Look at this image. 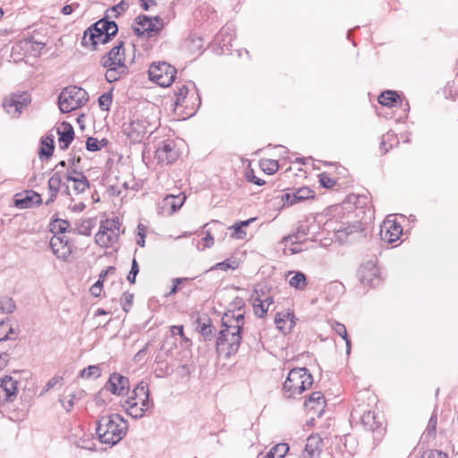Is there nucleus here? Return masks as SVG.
Returning <instances> with one entry per match:
<instances>
[{
	"label": "nucleus",
	"instance_id": "f257e3e1",
	"mask_svg": "<svg viewBox=\"0 0 458 458\" xmlns=\"http://www.w3.org/2000/svg\"><path fill=\"white\" fill-rule=\"evenodd\" d=\"M244 325V314L239 309L236 312L229 310L222 318V329L216 338V351L220 355L230 357L235 354L242 343V330Z\"/></svg>",
	"mask_w": 458,
	"mask_h": 458
},
{
	"label": "nucleus",
	"instance_id": "f03ea898",
	"mask_svg": "<svg viewBox=\"0 0 458 458\" xmlns=\"http://www.w3.org/2000/svg\"><path fill=\"white\" fill-rule=\"evenodd\" d=\"M127 432L128 422L119 414L105 415L98 420L97 434L103 444L113 446L118 444Z\"/></svg>",
	"mask_w": 458,
	"mask_h": 458
},
{
	"label": "nucleus",
	"instance_id": "7ed1b4c3",
	"mask_svg": "<svg viewBox=\"0 0 458 458\" xmlns=\"http://www.w3.org/2000/svg\"><path fill=\"white\" fill-rule=\"evenodd\" d=\"M124 411L133 419H141L146 411L153 405L149 400V389L146 382L141 380L127 397L121 401Z\"/></svg>",
	"mask_w": 458,
	"mask_h": 458
},
{
	"label": "nucleus",
	"instance_id": "20e7f679",
	"mask_svg": "<svg viewBox=\"0 0 458 458\" xmlns=\"http://www.w3.org/2000/svg\"><path fill=\"white\" fill-rule=\"evenodd\" d=\"M117 31V24L105 16L84 31L81 44L95 49L98 44L107 43Z\"/></svg>",
	"mask_w": 458,
	"mask_h": 458
},
{
	"label": "nucleus",
	"instance_id": "39448f33",
	"mask_svg": "<svg viewBox=\"0 0 458 458\" xmlns=\"http://www.w3.org/2000/svg\"><path fill=\"white\" fill-rule=\"evenodd\" d=\"M313 384V377L306 368H295L289 371L283 385L285 398H296Z\"/></svg>",
	"mask_w": 458,
	"mask_h": 458
},
{
	"label": "nucleus",
	"instance_id": "423d86ee",
	"mask_svg": "<svg viewBox=\"0 0 458 458\" xmlns=\"http://www.w3.org/2000/svg\"><path fill=\"white\" fill-rule=\"evenodd\" d=\"M158 127V123L148 116L134 115L123 131L132 142H140L146 134H151Z\"/></svg>",
	"mask_w": 458,
	"mask_h": 458
},
{
	"label": "nucleus",
	"instance_id": "0eeeda50",
	"mask_svg": "<svg viewBox=\"0 0 458 458\" xmlns=\"http://www.w3.org/2000/svg\"><path fill=\"white\" fill-rule=\"evenodd\" d=\"M88 99V93L84 89L77 86L66 87L58 97L59 109L62 113H70L83 106Z\"/></svg>",
	"mask_w": 458,
	"mask_h": 458
},
{
	"label": "nucleus",
	"instance_id": "6e6552de",
	"mask_svg": "<svg viewBox=\"0 0 458 458\" xmlns=\"http://www.w3.org/2000/svg\"><path fill=\"white\" fill-rule=\"evenodd\" d=\"M119 234L118 218L106 219L100 223L98 232L95 235V242L102 248H111L117 243Z\"/></svg>",
	"mask_w": 458,
	"mask_h": 458
},
{
	"label": "nucleus",
	"instance_id": "1a4fd4ad",
	"mask_svg": "<svg viewBox=\"0 0 458 458\" xmlns=\"http://www.w3.org/2000/svg\"><path fill=\"white\" fill-rule=\"evenodd\" d=\"M149 80L161 87L170 86L175 79L176 70L166 62H155L148 68Z\"/></svg>",
	"mask_w": 458,
	"mask_h": 458
},
{
	"label": "nucleus",
	"instance_id": "9d476101",
	"mask_svg": "<svg viewBox=\"0 0 458 458\" xmlns=\"http://www.w3.org/2000/svg\"><path fill=\"white\" fill-rule=\"evenodd\" d=\"M163 26V20L159 16L150 18L146 15H140L136 19L133 30L138 36H146L147 38H150L161 30Z\"/></svg>",
	"mask_w": 458,
	"mask_h": 458
},
{
	"label": "nucleus",
	"instance_id": "9b49d317",
	"mask_svg": "<svg viewBox=\"0 0 458 458\" xmlns=\"http://www.w3.org/2000/svg\"><path fill=\"white\" fill-rule=\"evenodd\" d=\"M100 64L106 68L105 77L110 83L117 81L129 72L126 61H111V57L102 56Z\"/></svg>",
	"mask_w": 458,
	"mask_h": 458
},
{
	"label": "nucleus",
	"instance_id": "f8f14e48",
	"mask_svg": "<svg viewBox=\"0 0 458 458\" xmlns=\"http://www.w3.org/2000/svg\"><path fill=\"white\" fill-rule=\"evenodd\" d=\"M30 102L27 93L12 94L3 100V107L11 117H17Z\"/></svg>",
	"mask_w": 458,
	"mask_h": 458
},
{
	"label": "nucleus",
	"instance_id": "ddd939ff",
	"mask_svg": "<svg viewBox=\"0 0 458 458\" xmlns=\"http://www.w3.org/2000/svg\"><path fill=\"white\" fill-rule=\"evenodd\" d=\"M104 390L110 392L116 396H123L130 392L129 378L116 372L109 376L104 386Z\"/></svg>",
	"mask_w": 458,
	"mask_h": 458
},
{
	"label": "nucleus",
	"instance_id": "4468645a",
	"mask_svg": "<svg viewBox=\"0 0 458 458\" xmlns=\"http://www.w3.org/2000/svg\"><path fill=\"white\" fill-rule=\"evenodd\" d=\"M49 244L54 254L60 259L67 260L72 252V244L66 235H53Z\"/></svg>",
	"mask_w": 458,
	"mask_h": 458
},
{
	"label": "nucleus",
	"instance_id": "2eb2a0df",
	"mask_svg": "<svg viewBox=\"0 0 458 458\" xmlns=\"http://www.w3.org/2000/svg\"><path fill=\"white\" fill-rule=\"evenodd\" d=\"M359 276L361 284L375 287L380 283L379 269L373 261L363 264L359 270Z\"/></svg>",
	"mask_w": 458,
	"mask_h": 458
},
{
	"label": "nucleus",
	"instance_id": "dca6fc26",
	"mask_svg": "<svg viewBox=\"0 0 458 458\" xmlns=\"http://www.w3.org/2000/svg\"><path fill=\"white\" fill-rule=\"evenodd\" d=\"M178 151L173 140H163L155 152L158 163L169 165L178 158Z\"/></svg>",
	"mask_w": 458,
	"mask_h": 458
},
{
	"label": "nucleus",
	"instance_id": "f3484780",
	"mask_svg": "<svg viewBox=\"0 0 458 458\" xmlns=\"http://www.w3.org/2000/svg\"><path fill=\"white\" fill-rule=\"evenodd\" d=\"M403 233L402 226L390 218L383 222L380 229V235L383 241L389 243L396 242Z\"/></svg>",
	"mask_w": 458,
	"mask_h": 458
},
{
	"label": "nucleus",
	"instance_id": "a211bd4d",
	"mask_svg": "<svg viewBox=\"0 0 458 458\" xmlns=\"http://www.w3.org/2000/svg\"><path fill=\"white\" fill-rule=\"evenodd\" d=\"M18 382L12 377L5 376L0 380V403L13 402L18 392Z\"/></svg>",
	"mask_w": 458,
	"mask_h": 458
},
{
	"label": "nucleus",
	"instance_id": "6ab92c4d",
	"mask_svg": "<svg viewBox=\"0 0 458 458\" xmlns=\"http://www.w3.org/2000/svg\"><path fill=\"white\" fill-rule=\"evenodd\" d=\"M323 441L318 435H311L306 440L302 453L303 458H317L322 451Z\"/></svg>",
	"mask_w": 458,
	"mask_h": 458
},
{
	"label": "nucleus",
	"instance_id": "aec40b11",
	"mask_svg": "<svg viewBox=\"0 0 458 458\" xmlns=\"http://www.w3.org/2000/svg\"><path fill=\"white\" fill-rule=\"evenodd\" d=\"M275 323L283 334L289 333L295 325V317L290 311L279 312L276 315Z\"/></svg>",
	"mask_w": 458,
	"mask_h": 458
},
{
	"label": "nucleus",
	"instance_id": "412c9836",
	"mask_svg": "<svg viewBox=\"0 0 458 458\" xmlns=\"http://www.w3.org/2000/svg\"><path fill=\"white\" fill-rule=\"evenodd\" d=\"M58 140L62 149L68 148L74 138L73 127L67 122H63L57 128Z\"/></svg>",
	"mask_w": 458,
	"mask_h": 458
},
{
	"label": "nucleus",
	"instance_id": "4be33fe9",
	"mask_svg": "<svg viewBox=\"0 0 458 458\" xmlns=\"http://www.w3.org/2000/svg\"><path fill=\"white\" fill-rule=\"evenodd\" d=\"M73 174H69L66 176L68 182H72V189L76 194L83 193L89 188V182L87 177L82 173H77L73 170Z\"/></svg>",
	"mask_w": 458,
	"mask_h": 458
},
{
	"label": "nucleus",
	"instance_id": "5701e85b",
	"mask_svg": "<svg viewBox=\"0 0 458 458\" xmlns=\"http://www.w3.org/2000/svg\"><path fill=\"white\" fill-rule=\"evenodd\" d=\"M312 227H315V225H308V224H301L298 225L296 232L293 234H289L287 236H284L282 240L283 243L287 244L288 242L291 243H297L298 242H301L302 238L309 235L310 233V231Z\"/></svg>",
	"mask_w": 458,
	"mask_h": 458
},
{
	"label": "nucleus",
	"instance_id": "b1692460",
	"mask_svg": "<svg viewBox=\"0 0 458 458\" xmlns=\"http://www.w3.org/2000/svg\"><path fill=\"white\" fill-rule=\"evenodd\" d=\"M15 199V206L20 208H30L34 203L40 204L42 201L41 196L35 191H27L25 197L21 195Z\"/></svg>",
	"mask_w": 458,
	"mask_h": 458
},
{
	"label": "nucleus",
	"instance_id": "393cba45",
	"mask_svg": "<svg viewBox=\"0 0 458 458\" xmlns=\"http://www.w3.org/2000/svg\"><path fill=\"white\" fill-rule=\"evenodd\" d=\"M326 401L324 394L321 392H313L310 394L309 398L304 402V406L310 410H317L321 411L323 410Z\"/></svg>",
	"mask_w": 458,
	"mask_h": 458
},
{
	"label": "nucleus",
	"instance_id": "a878e982",
	"mask_svg": "<svg viewBox=\"0 0 458 458\" xmlns=\"http://www.w3.org/2000/svg\"><path fill=\"white\" fill-rule=\"evenodd\" d=\"M362 230L360 224H352V225H340L337 228L335 229V234L339 241H344L345 237L353 233H359Z\"/></svg>",
	"mask_w": 458,
	"mask_h": 458
},
{
	"label": "nucleus",
	"instance_id": "bb28decb",
	"mask_svg": "<svg viewBox=\"0 0 458 458\" xmlns=\"http://www.w3.org/2000/svg\"><path fill=\"white\" fill-rule=\"evenodd\" d=\"M185 199H186V197L184 195H182H182H177V196L167 195L164 199L163 203H164L165 207L169 206L172 213H174L182 208V206L183 205V203L185 201Z\"/></svg>",
	"mask_w": 458,
	"mask_h": 458
},
{
	"label": "nucleus",
	"instance_id": "cd10ccee",
	"mask_svg": "<svg viewBox=\"0 0 458 458\" xmlns=\"http://www.w3.org/2000/svg\"><path fill=\"white\" fill-rule=\"evenodd\" d=\"M360 421L364 427L371 431L379 428L380 422L377 421L375 412L368 411L360 417Z\"/></svg>",
	"mask_w": 458,
	"mask_h": 458
},
{
	"label": "nucleus",
	"instance_id": "c85d7f7f",
	"mask_svg": "<svg viewBox=\"0 0 458 458\" xmlns=\"http://www.w3.org/2000/svg\"><path fill=\"white\" fill-rule=\"evenodd\" d=\"M50 226L54 235H65L66 232H74V230H69L70 224L64 219H55L51 223Z\"/></svg>",
	"mask_w": 458,
	"mask_h": 458
},
{
	"label": "nucleus",
	"instance_id": "c756f323",
	"mask_svg": "<svg viewBox=\"0 0 458 458\" xmlns=\"http://www.w3.org/2000/svg\"><path fill=\"white\" fill-rule=\"evenodd\" d=\"M104 56L111 57V61H126L125 49L123 41H119L108 53Z\"/></svg>",
	"mask_w": 458,
	"mask_h": 458
},
{
	"label": "nucleus",
	"instance_id": "7c9ffc66",
	"mask_svg": "<svg viewBox=\"0 0 458 458\" xmlns=\"http://www.w3.org/2000/svg\"><path fill=\"white\" fill-rule=\"evenodd\" d=\"M398 98L399 96L395 91L386 90L378 96V103L391 107L397 102Z\"/></svg>",
	"mask_w": 458,
	"mask_h": 458
},
{
	"label": "nucleus",
	"instance_id": "2f4dec72",
	"mask_svg": "<svg viewBox=\"0 0 458 458\" xmlns=\"http://www.w3.org/2000/svg\"><path fill=\"white\" fill-rule=\"evenodd\" d=\"M129 8V4L122 0L119 4L108 8L106 12L107 19L117 18Z\"/></svg>",
	"mask_w": 458,
	"mask_h": 458
},
{
	"label": "nucleus",
	"instance_id": "473e14b6",
	"mask_svg": "<svg viewBox=\"0 0 458 458\" xmlns=\"http://www.w3.org/2000/svg\"><path fill=\"white\" fill-rule=\"evenodd\" d=\"M82 378H98L101 376V369L98 365H89L80 372Z\"/></svg>",
	"mask_w": 458,
	"mask_h": 458
},
{
	"label": "nucleus",
	"instance_id": "72a5a7b5",
	"mask_svg": "<svg viewBox=\"0 0 458 458\" xmlns=\"http://www.w3.org/2000/svg\"><path fill=\"white\" fill-rule=\"evenodd\" d=\"M289 284L291 286L296 289L302 290L307 284L306 276L301 272H295L294 275L290 278Z\"/></svg>",
	"mask_w": 458,
	"mask_h": 458
},
{
	"label": "nucleus",
	"instance_id": "f704fd0d",
	"mask_svg": "<svg viewBox=\"0 0 458 458\" xmlns=\"http://www.w3.org/2000/svg\"><path fill=\"white\" fill-rule=\"evenodd\" d=\"M188 93V88L185 85H182L178 89V90L174 94V111L182 106L183 101L186 98V95Z\"/></svg>",
	"mask_w": 458,
	"mask_h": 458
},
{
	"label": "nucleus",
	"instance_id": "c9c22d12",
	"mask_svg": "<svg viewBox=\"0 0 458 458\" xmlns=\"http://www.w3.org/2000/svg\"><path fill=\"white\" fill-rule=\"evenodd\" d=\"M288 450H289L288 445L285 444V443H281V444H278V445L273 446L269 450L268 453L274 458H284V456L287 454Z\"/></svg>",
	"mask_w": 458,
	"mask_h": 458
},
{
	"label": "nucleus",
	"instance_id": "e433bc0d",
	"mask_svg": "<svg viewBox=\"0 0 458 458\" xmlns=\"http://www.w3.org/2000/svg\"><path fill=\"white\" fill-rule=\"evenodd\" d=\"M15 309L14 301L12 298L2 297L0 298V312L4 314L12 313Z\"/></svg>",
	"mask_w": 458,
	"mask_h": 458
},
{
	"label": "nucleus",
	"instance_id": "4c0bfd02",
	"mask_svg": "<svg viewBox=\"0 0 458 458\" xmlns=\"http://www.w3.org/2000/svg\"><path fill=\"white\" fill-rule=\"evenodd\" d=\"M260 165L262 170L267 174H275L279 168L278 162L273 159L263 160L261 161Z\"/></svg>",
	"mask_w": 458,
	"mask_h": 458
},
{
	"label": "nucleus",
	"instance_id": "58836bf2",
	"mask_svg": "<svg viewBox=\"0 0 458 458\" xmlns=\"http://www.w3.org/2000/svg\"><path fill=\"white\" fill-rule=\"evenodd\" d=\"M42 148H41V154L45 155L46 157H49L53 155L54 152V140L50 137H47L41 141Z\"/></svg>",
	"mask_w": 458,
	"mask_h": 458
},
{
	"label": "nucleus",
	"instance_id": "ea45409f",
	"mask_svg": "<svg viewBox=\"0 0 458 458\" xmlns=\"http://www.w3.org/2000/svg\"><path fill=\"white\" fill-rule=\"evenodd\" d=\"M268 309L269 308H267L266 303L262 300H254L253 310L256 316L263 318L268 311Z\"/></svg>",
	"mask_w": 458,
	"mask_h": 458
},
{
	"label": "nucleus",
	"instance_id": "a19ab883",
	"mask_svg": "<svg viewBox=\"0 0 458 458\" xmlns=\"http://www.w3.org/2000/svg\"><path fill=\"white\" fill-rule=\"evenodd\" d=\"M112 104V93L106 92L102 94L98 98V105L101 110L108 111Z\"/></svg>",
	"mask_w": 458,
	"mask_h": 458
},
{
	"label": "nucleus",
	"instance_id": "79ce46f5",
	"mask_svg": "<svg viewBox=\"0 0 458 458\" xmlns=\"http://www.w3.org/2000/svg\"><path fill=\"white\" fill-rule=\"evenodd\" d=\"M238 267L236 260L232 259H225V261L216 263L214 267H212L210 269H221V270H227V269H235Z\"/></svg>",
	"mask_w": 458,
	"mask_h": 458
},
{
	"label": "nucleus",
	"instance_id": "37998d69",
	"mask_svg": "<svg viewBox=\"0 0 458 458\" xmlns=\"http://www.w3.org/2000/svg\"><path fill=\"white\" fill-rule=\"evenodd\" d=\"M296 194H298L297 199L301 201L314 198V191L310 187H301L296 189Z\"/></svg>",
	"mask_w": 458,
	"mask_h": 458
},
{
	"label": "nucleus",
	"instance_id": "c03bdc74",
	"mask_svg": "<svg viewBox=\"0 0 458 458\" xmlns=\"http://www.w3.org/2000/svg\"><path fill=\"white\" fill-rule=\"evenodd\" d=\"M437 424V415L433 414V415H431V417L428 422L427 428L424 432L425 437H428V436L431 437L436 434Z\"/></svg>",
	"mask_w": 458,
	"mask_h": 458
},
{
	"label": "nucleus",
	"instance_id": "a18cd8bd",
	"mask_svg": "<svg viewBox=\"0 0 458 458\" xmlns=\"http://www.w3.org/2000/svg\"><path fill=\"white\" fill-rule=\"evenodd\" d=\"M298 194H296V189L293 190L291 192H285L281 196L282 201L287 203L288 205H293L295 203L300 202L301 200L297 199Z\"/></svg>",
	"mask_w": 458,
	"mask_h": 458
},
{
	"label": "nucleus",
	"instance_id": "49530a36",
	"mask_svg": "<svg viewBox=\"0 0 458 458\" xmlns=\"http://www.w3.org/2000/svg\"><path fill=\"white\" fill-rule=\"evenodd\" d=\"M12 330L9 327L8 324L4 322H0V347H6L5 341L8 338V333Z\"/></svg>",
	"mask_w": 458,
	"mask_h": 458
},
{
	"label": "nucleus",
	"instance_id": "de8ad7c7",
	"mask_svg": "<svg viewBox=\"0 0 458 458\" xmlns=\"http://www.w3.org/2000/svg\"><path fill=\"white\" fill-rule=\"evenodd\" d=\"M10 346L0 347V371L7 365V361L10 356Z\"/></svg>",
	"mask_w": 458,
	"mask_h": 458
},
{
	"label": "nucleus",
	"instance_id": "09e8293b",
	"mask_svg": "<svg viewBox=\"0 0 458 458\" xmlns=\"http://www.w3.org/2000/svg\"><path fill=\"white\" fill-rule=\"evenodd\" d=\"M332 328L344 340H347V337H348L347 330L344 324L335 321L333 323Z\"/></svg>",
	"mask_w": 458,
	"mask_h": 458
},
{
	"label": "nucleus",
	"instance_id": "8fccbe9b",
	"mask_svg": "<svg viewBox=\"0 0 458 458\" xmlns=\"http://www.w3.org/2000/svg\"><path fill=\"white\" fill-rule=\"evenodd\" d=\"M63 381V377L60 376H55L51 379L48 380V382L44 386L42 392L40 393V395L44 394L45 393L48 392L50 389L54 388L57 384Z\"/></svg>",
	"mask_w": 458,
	"mask_h": 458
},
{
	"label": "nucleus",
	"instance_id": "3c124183",
	"mask_svg": "<svg viewBox=\"0 0 458 458\" xmlns=\"http://www.w3.org/2000/svg\"><path fill=\"white\" fill-rule=\"evenodd\" d=\"M133 294L130 293H124L122 297V306L123 310L125 312H128L130 308L131 307L132 301H133Z\"/></svg>",
	"mask_w": 458,
	"mask_h": 458
},
{
	"label": "nucleus",
	"instance_id": "603ef678",
	"mask_svg": "<svg viewBox=\"0 0 458 458\" xmlns=\"http://www.w3.org/2000/svg\"><path fill=\"white\" fill-rule=\"evenodd\" d=\"M320 184L327 189L333 188L335 185V181L330 178L327 174H319Z\"/></svg>",
	"mask_w": 458,
	"mask_h": 458
},
{
	"label": "nucleus",
	"instance_id": "864d4df0",
	"mask_svg": "<svg viewBox=\"0 0 458 458\" xmlns=\"http://www.w3.org/2000/svg\"><path fill=\"white\" fill-rule=\"evenodd\" d=\"M86 148L89 151H98L101 148V145L98 139L89 137L86 142Z\"/></svg>",
	"mask_w": 458,
	"mask_h": 458
},
{
	"label": "nucleus",
	"instance_id": "5fc2aeb1",
	"mask_svg": "<svg viewBox=\"0 0 458 458\" xmlns=\"http://www.w3.org/2000/svg\"><path fill=\"white\" fill-rule=\"evenodd\" d=\"M422 458H448L446 453L437 450H430L425 452L422 455Z\"/></svg>",
	"mask_w": 458,
	"mask_h": 458
},
{
	"label": "nucleus",
	"instance_id": "6e6d98bb",
	"mask_svg": "<svg viewBox=\"0 0 458 458\" xmlns=\"http://www.w3.org/2000/svg\"><path fill=\"white\" fill-rule=\"evenodd\" d=\"M73 398H74V395L71 394L68 397H64V398L60 399L62 406L65 411H70L73 408V405H74Z\"/></svg>",
	"mask_w": 458,
	"mask_h": 458
},
{
	"label": "nucleus",
	"instance_id": "4d7b16f0",
	"mask_svg": "<svg viewBox=\"0 0 458 458\" xmlns=\"http://www.w3.org/2000/svg\"><path fill=\"white\" fill-rule=\"evenodd\" d=\"M230 229L233 230L232 236L237 239H243L246 236V233L242 230L241 225L236 223Z\"/></svg>",
	"mask_w": 458,
	"mask_h": 458
},
{
	"label": "nucleus",
	"instance_id": "13d9d810",
	"mask_svg": "<svg viewBox=\"0 0 458 458\" xmlns=\"http://www.w3.org/2000/svg\"><path fill=\"white\" fill-rule=\"evenodd\" d=\"M145 230H146V227L142 224H139V225H138L139 238L137 239V244L140 247L145 246V237H146Z\"/></svg>",
	"mask_w": 458,
	"mask_h": 458
},
{
	"label": "nucleus",
	"instance_id": "bf43d9fd",
	"mask_svg": "<svg viewBox=\"0 0 458 458\" xmlns=\"http://www.w3.org/2000/svg\"><path fill=\"white\" fill-rule=\"evenodd\" d=\"M62 185V176L56 172L48 180V186L59 187Z\"/></svg>",
	"mask_w": 458,
	"mask_h": 458
},
{
	"label": "nucleus",
	"instance_id": "052dcab7",
	"mask_svg": "<svg viewBox=\"0 0 458 458\" xmlns=\"http://www.w3.org/2000/svg\"><path fill=\"white\" fill-rule=\"evenodd\" d=\"M200 333L205 340H210L213 335V327L211 325H203L200 329Z\"/></svg>",
	"mask_w": 458,
	"mask_h": 458
},
{
	"label": "nucleus",
	"instance_id": "680f3d73",
	"mask_svg": "<svg viewBox=\"0 0 458 458\" xmlns=\"http://www.w3.org/2000/svg\"><path fill=\"white\" fill-rule=\"evenodd\" d=\"M185 280H187V278H180V277H179V278H175V279L174 280V286L172 287V289L170 290V292H169V295H172V294L176 293H177V291H178V286H177V285H178L179 284H181L182 282L185 281Z\"/></svg>",
	"mask_w": 458,
	"mask_h": 458
},
{
	"label": "nucleus",
	"instance_id": "e2e57ef3",
	"mask_svg": "<svg viewBox=\"0 0 458 458\" xmlns=\"http://www.w3.org/2000/svg\"><path fill=\"white\" fill-rule=\"evenodd\" d=\"M155 0H140V6L145 10L148 11L151 6L156 5Z\"/></svg>",
	"mask_w": 458,
	"mask_h": 458
},
{
	"label": "nucleus",
	"instance_id": "0e129e2a",
	"mask_svg": "<svg viewBox=\"0 0 458 458\" xmlns=\"http://www.w3.org/2000/svg\"><path fill=\"white\" fill-rule=\"evenodd\" d=\"M202 240L205 247L207 248H209L214 244V238L211 236L209 232H207V235Z\"/></svg>",
	"mask_w": 458,
	"mask_h": 458
},
{
	"label": "nucleus",
	"instance_id": "69168bd1",
	"mask_svg": "<svg viewBox=\"0 0 458 458\" xmlns=\"http://www.w3.org/2000/svg\"><path fill=\"white\" fill-rule=\"evenodd\" d=\"M171 333L173 335H180L181 337L184 338L183 327L182 326H173L171 327Z\"/></svg>",
	"mask_w": 458,
	"mask_h": 458
},
{
	"label": "nucleus",
	"instance_id": "338daca9",
	"mask_svg": "<svg viewBox=\"0 0 458 458\" xmlns=\"http://www.w3.org/2000/svg\"><path fill=\"white\" fill-rule=\"evenodd\" d=\"M248 180L257 185H263L265 182L258 177H256L254 174L248 175Z\"/></svg>",
	"mask_w": 458,
	"mask_h": 458
},
{
	"label": "nucleus",
	"instance_id": "774afa93",
	"mask_svg": "<svg viewBox=\"0 0 458 458\" xmlns=\"http://www.w3.org/2000/svg\"><path fill=\"white\" fill-rule=\"evenodd\" d=\"M115 272V268L112 266L110 267H107L106 268V270H104L101 274H100V278H105L107 275H113L114 274Z\"/></svg>",
	"mask_w": 458,
	"mask_h": 458
}]
</instances>
